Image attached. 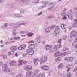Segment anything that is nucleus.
I'll list each match as a JSON object with an SVG mask.
<instances>
[{"label": "nucleus", "mask_w": 77, "mask_h": 77, "mask_svg": "<svg viewBox=\"0 0 77 77\" xmlns=\"http://www.w3.org/2000/svg\"><path fill=\"white\" fill-rule=\"evenodd\" d=\"M72 38H75V39H77V32L74 30L72 31L70 33V35H68V40L70 42L72 40Z\"/></svg>", "instance_id": "obj_1"}, {"label": "nucleus", "mask_w": 77, "mask_h": 77, "mask_svg": "<svg viewBox=\"0 0 77 77\" xmlns=\"http://www.w3.org/2000/svg\"><path fill=\"white\" fill-rule=\"evenodd\" d=\"M22 24V25H24V26H27L28 24V23L26 22H22V24H20L19 23H10L9 24V26H13L15 27V28H17L21 26Z\"/></svg>", "instance_id": "obj_2"}, {"label": "nucleus", "mask_w": 77, "mask_h": 77, "mask_svg": "<svg viewBox=\"0 0 77 77\" xmlns=\"http://www.w3.org/2000/svg\"><path fill=\"white\" fill-rule=\"evenodd\" d=\"M61 47L62 45L61 44H58L57 45H55L54 46L53 48H52V47L51 48H50V50H49V51L51 53L55 52L57 49L60 48H61Z\"/></svg>", "instance_id": "obj_3"}, {"label": "nucleus", "mask_w": 77, "mask_h": 77, "mask_svg": "<svg viewBox=\"0 0 77 77\" xmlns=\"http://www.w3.org/2000/svg\"><path fill=\"white\" fill-rule=\"evenodd\" d=\"M57 28L55 29V31L54 32V36H57V35L59 34L60 32V29H59V28H60L59 26H57Z\"/></svg>", "instance_id": "obj_4"}, {"label": "nucleus", "mask_w": 77, "mask_h": 77, "mask_svg": "<svg viewBox=\"0 0 77 77\" xmlns=\"http://www.w3.org/2000/svg\"><path fill=\"white\" fill-rule=\"evenodd\" d=\"M47 57L45 56L42 57L39 60L40 64H41V65H43L44 63L47 62Z\"/></svg>", "instance_id": "obj_5"}, {"label": "nucleus", "mask_w": 77, "mask_h": 77, "mask_svg": "<svg viewBox=\"0 0 77 77\" xmlns=\"http://www.w3.org/2000/svg\"><path fill=\"white\" fill-rule=\"evenodd\" d=\"M74 60V57H67L65 58V60L66 61H68V60L69 62H73Z\"/></svg>", "instance_id": "obj_6"}, {"label": "nucleus", "mask_w": 77, "mask_h": 77, "mask_svg": "<svg viewBox=\"0 0 77 77\" xmlns=\"http://www.w3.org/2000/svg\"><path fill=\"white\" fill-rule=\"evenodd\" d=\"M49 66L47 65H43L41 66L40 67L41 69L42 70H44L45 71H47L48 69Z\"/></svg>", "instance_id": "obj_7"}, {"label": "nucleus", "mask_w": 77, "mask_h": 77, "mask_svg": "<svg viewBox=\"0 0 77 77\" xmlns=\"http://www.w3.org/2000/svg\"><path fill=\"white\" fill-rule=\"evenodd\" d=\"M26 52L27 53L29 54V55L32 56L34 54V51L33 50H31V49H27Z\"/></svg>", "instance_id": "obj_8"}, {"label": "nucleus", "mask_w": 77, "mask_h": 77, "mask_svg": "<svg viewBox=\"0 0 77 77\" xmlns=\"http://www.w3.org/2000/svg\"><path fill=\"white\" fill-rule=\"evenodd\" d=\"M26 45L23 44L22 45L20 46L19 47H18V49L20 50H24L26 48Z\"/></svg>", "instance_id": "obj_9"}, {"label": "nucleus", "mask_w": 77, "mask_h": 77, "mask_svg": "<svg viewBox=\"0 0 77 77\" xmlns=\"http://www.w3.org/2000/svg\"><path fill=\"white\" fill-rule=\"evenodd\" d=\"M73 66H72V64H70V65L67 64L66 65V67L67 68H68V69L67 70V72H68L69 71V70H70V68H72Z\"/></svg>", "instance_id": "obj_10"}, {"label": "nucleus", "mask_w": 77, "mask_h": 77, "mask_svg": "<svg viewBox=\"0 0 77 77\" xmlns=\"http://www.w3.org/2000/svg\"><path fill=\"white\" fill-rule=\"evenodd\" d=\"M33 74V72L31 71H27L26 72V77H30Z\"/></svg>", "instance_id": "obj_11"}, {"label": "nucleus", "mask_w": 77, "mask_h": 77, "mask_svg": "<svg viewBox=\"0 0 77 77\" xmlns=\"http://www.w3.org/2000/svg\"><path fill=\"white\" fill-rule=\"evenodd\" d=\"M66 15L68 16V18L70 20H72L73 18V15L69 12H68Z\"/></svg>", "instance_id": "obj_12"}, {"label": "nucleus", "mask_w": 77, "mask_h": 77, "mask_svg": "<svg viewBox=\"0 0 77 77\" xmlns=\"http://www.w3.org/2000/svg\"><path fill=\"white\" fill-rule=\"evenodd\" d=\"M19 65H23V63H27V62L26 61V60H20L19 61Z\"/></svg>", "instance_id": "obj_13"}, {"label": "nucleus", "mask_w": 77, "mask_h": 77, "mask_svg": "<svg viewBox=\"0 0 77 77\" xmlns=\"http://www.w3.org/2000/svg\"><path fill=\"white\" fill-rule=\"evenodd\" d=\"M72 46L74 48H77V40L75 41L72 43Z\"/></svg>", "instance_id": "obj_14"}, {"label": "nucleus", "mask_w": 77, "mask_h": 77, "mask_svg": "<svg viewBox=\"0 0 77 77\" xmlns=\"http://www.w3.org/2000/svg\"><path fill=\"white\" fill-rule=\"evenodd\" d=\"M54 56L55 57H58V56H62V53L60 52L59 51L56 52Z\"/></svg>", "instance_id": "obj_15"}, {"label": "nucleus", "mask_w": 77, "mask_h": 77, "mask_svg": "<svg viewBox=\"0 0 77 77\" xmlns=\"http://www.w3.org/2000/svg\"><path fill=\"white\" fill-rule=\"evenodd\" d=\"M29 48L31 50H33L32 49H34L35 48V46L34 44H31L29 46Z\"/></svg>", "instance_id": "obj_16"}, {"label": "nucleus", "mask_w": 77, "mask_h": 77, "mask_svg": "<svg viewBox=\"0 0 77 77\" xmlns=\"http://www.w3.org/2000/svg\"><path fill=\"white\" fill-rule=\"evenodd\" d=\"M51 30V29L50 27H48L46 28L45 29V32L46 33H49L50 31Z\"/></svg>", "instance_id": "obj_17"}, {"label": "nucleus", "mask_w": 77, "mask_h": 77, "mask_svg": "<svg viewBox=\"0 0 77 77\" xmlns=\"http://www.w3.org/2000/svg\"><path fill=\"white\" fill-rule=\"evenodd\" d=\"M39 61V59L36 58L34 60V64L35 65H38Z\"/></svg>", "instance_id": "obj_18"}, {"label": "nucleus", "mask_w": 77, "mask_h": 77, "mask_svg": "<svg viewBox=\"0 0 77 77\" xmlns=\"http://www.w3.org/2000/svg\"><path fill=\"white\" fill-rule=\"evenodd\" d=\"M8 67V66L6 64H5L2 67V70L3 71H4Z\"/></svg>", "instance_id": "obj_19"}, {"label": "nucleus", "mask_w": 77, "mask_h": 77, "mask_svg": "<svg viewBox=\"0 0 77 77\" xmlns=\"http://www.w3.org/2000/svg\"><path fill=\"white\" fill-rule=\"evenodd\" d=\"M4 71L5 72H6L7 73H11V70H10V69L8 67H7Z\"/></svg>", "instance_id": "obj_20"}, {"label": "nucleus", "mask_w": 77, "mask_h": 77, "mask_svg": "<svg viewBox=\"0 0 77 77\" xmlns=\"http://www.w3.org/2000/svg\"><path fill=\"white\" fill-rule=\"evenodd\" d=\"M17 49V46H11L10 48L11 50H16Z\"/></svg>", "instance_id": "obj_21"}, {"label": "nucleus", "mask_w": 77, "mask_h": 77, "mask_svg": "<svg viewBox=\"0 0 77 77\" xmlns=\"http://www.w3.org/2000/svg\"><path fill=\"white\" fill-rule=\"evenodd\" d=\"M65 15H66V14L65 12H63V14H61L62 16L63 17V20H66V19L67 18V17H66V16H65Z\"/></svg>", "instance_id": "obj_22"}, {"label": "nucleus", "mask_w": 77, "mask_h": 77, "mask_svg": "<svg viewBox=\"0 0 77 77\" xmlns=\"http://www.w3.org/2000/svg\"><path fill=\"white\" fill-rule=\"evenodd\" d=\"M35 41L37 42H38V43H40V42H42L41 40L40 39V38L38 37L35 39Z\"/></svg>", "instance_id": "obj_23"}, {"label": "nucleus", "mask_w": 77, "mask_h": 77, "mask_svg": "<svg viewBox=\"0 0 77 77\" xmlns=\"http://www.w3.org/2000/svg\"><path fill=\"white\" fill-rule=\"evenodd\" d=\"M60 26L63 29H65L66 28V26L65 24H62Z\"/></svg>", "instance_id": "obj_24"}, {"label": "nucleus", "mask_w": 77, "mask_h": 77, "mask_svg": "<svg viewBox=\"0 0 77 77\" xmlns=\"http://www.w3.org/2000/svg\"><path fill=\"white\" fill-rule=\"evenodd\" d=\"M69 49V48H68V47L65 46L64 47L63 49H62V51H66V50H68Z\"/></svg>", "instance_id": "obj_25"}, {"label": "nucleus", "mask_w": 77, "mask_h": 77, "mask_svg": "<svg viewBox=\"0 0 77 77\" xmlns=\"http://www.w3.org/2000/svg\"><path fill=\"white\" fill-rule=\"evenodd\" d=\"M63 67V65L62 63H60L59 64L58 69H60V68H62Z\"/></svg>", "instance_id": "obj_26"}, {"label": "nucleus", "mask_w": 77, "mask_h": 77, "mask_svg": "<svg viewBox=\"0 0 77 77\" xmlns=\"http://www.w3.org/2000/svg\"><path fill=\"white\" fill-rule=\"evenodd\" d=\"M45 76L44 73L39 74L37 75V77H44Z\"/></svg>", "instance_id": "obj_27"}, {"label": "nucleus", "mask_w": 77, "mask_h": 77, "mask_svg": "<svg viewBox=\"0 0 77 77\" xmlns=\"http://www.w3.org/2000/svg\"><path fill=\"white\" fill-rule=\"evenodd\" d=\"M26 35L29 37H32L33 35V33L31 32H29L26 34Z\"/></svg>", "instance_id": "obj_28"}, {"label": "nucleus", "mask_w": 77, "mask_h": 77, "mask_svg": "<svg viewBox=\"0 0 77 77\" xmlns=\"http://www.w3.org/2000/svg\"><path fill=\"white\" fill-rule=\"evenodd\" d=\"M15 52L14 51H10L8 52V54L9 55H10L11 56H13Z\"/></svg>", "instance_id": "obj_29"}, {"label": "nucleus", "mask_w": 77, "mask_h": 77, "mask_svg": "<svg viewBox=\"0 0 77 77\" xmlns=\"http://www.w3.org/2000/svg\"><path fill=\"white\" fill-rule=\"evenodd\" d=\"M75 21V23L73 25V27H77V19H75L74 20Z\"/></svg>", "instance_id": "obj_30"}, {"label": "nucleus", "mask_w": 77, "mask_h": 77, "mask_svg": "<svg viewBox=\"0 0 77 77\" xmlns=\"http://www.w3.org/2000/svg\"><path fill=\"white\" fill-rule=\"evenodd\" d=\"M52 46L50 45H47L46 46V49L47 50H50V49L51 48Z\"/></svg>", "instance_id": "obj_31"}, {"label": "nucleus", "mask_w": 77, "mask_h": 77, "mask_svg": "<svg viewBox=\"0 0 77 77\" xmlns=\"http://www.w3.org/2000/svg\"><path fill=\"white\" fill-rule=\"evenodd\" d=\"M14 15L15 17H22L21 14H19L18 13L14 14Z\"/></svg>", "instance_id": "obj_32"}, {"label": "nucleus", "mask_w": 77, "mask_h": 77, "mask_svg": "<svg viewBox=\"0 0 77 77\" xmlns=\"http://www.w3.org/2000/svg\"><path fill=\"white\" fill-rule=\"evenodd\" d=\"M20 37H14V38H11V40H14V39H16V40H17L18 41V40H20Z\"/></svg>", "instance_id": "obj_33"}, {"label": "nucleus", "mask_w": 77, "mask_h": 77, "mask_svg": "<svg viewBox=\"0 0 77 77\" xmlns=\"http://www.w3.org/2000/svg\"><path fill=\"white\" fill-rule=\"evenodd\" d=\"M40 71V70L39 69L36 70L34 72V74L36 75V74H38V73Z\"/></svg>", "instance_id": "obj_34"}, {"label": "nucleus", "mask_w": 77, "mask_h": 77, "mask_svg": "<svg viewBox=\"0 0 77 77\" xmlns=\"http://www.w3.org/2000/svg\"><path fill=\"white\" fill-rule=\"evenodd\" d=\"M27 66L29 71H30L32 69V66L29 65H28Z\"/></svg>", "instance_id": "obj_35"}, {"label": "nucleus", "mask_w": 77, "mask_h": 77, "mask_svg": "<svg viewBox=\"0 0 77 77\" xmlns=\"http://www.w3.org/2000/svg\"><path fill=\"white\" fill-rule=\"evenodd\" d=\"M23 69L25 70V71H29V69L28 68V66L27 65L25 66L24 67Z\"/></svg>", "instance_id": "obj_36"}, {"label": "nucleus", "mask_w": 77, "mask_h": 77, "mask_svg": "<svg viewBox=\"0 0 77 77\" xmlns=\"http://www.w3.org/2000/svg\"><path fill=\"white\" fill-rule=\"evenodd\" d=\"M62 60V58H61V57H58V58H57L55 60L56 61H57V62H59L60 61V60Z\"/></svg>", "instance_id": "obj_37"}, {"label": "nucleus", "mask_w": 77, "mask_h": 77, "mask_svg": "<svg viewBox=\"0 0 77 77\" xmlns=\"http://www.w3.org/2000/svg\"><path fill=\"white\" fill-rule=\"evenodd\" d=\"M13 32H12V34L14 36H16V32H15L16 31V30L15 29H13Z\"/></svg>", "instance_id": "obj_38"}, {"label": "nucleus", "mask_w": 77, "mask_h": 77, "mask_svg": "<svg viewBox=\"0 0 77 77\" xmlns=\"http://www.w3.org/2000/svg\"><path fill=\"white\" fill-rule=\"evenodd\" d=\"M40 39H42H42H45V40H47V38L45 37H44L43 36H42L40 37Z\"/></svg>", "instance_id": "obj_39"}, {"label": "nucleus", "mask_w": 77, "mask_h": 77, "mask_svg": "<svg viewBox=\"0 0 77 77\" xmlns=\"http://www.w3.org/2000/svg\"><path fill=\"white\" fill-rule=\"evenodd\" d=\"M67 53L66 52H63V53H62L61 56L62 57H63V56H66Z\"/></svg>", "instance_id": "obj_40"}, {"label": "nucleus", "mask_w": 77, "mask_h": 77, "mask_svg": "<svg viewBox=\"0 0 77 77\" xmlns=\"http://www.w3.org/2000/svg\"><path fill=\"white\" fill-rule=\"evenodd\" d=\"M72 75V74L70 72L68 73L67 74V77H71Z\"/></svg>", "instance_id": "obj_41"}, {"label": "nucleus", "mask_w": 77, "mask_h": 77, "mask_svg": "<svg viewBox=\"0 0 77 77\" xmlns=\"http://www.w3.org/2000/svg\"><path fill=\"white\" fill-rule=\"evenodd\" d=\"M68 38V37L66 35H63V38L64 40H65Z\"/></svg>", "instance_id": "obj_42"}, {"label": "nucleus", "mask_w": 77, "mask_h": 77, "mask_svg": "<svg viewBox=\"0 0 77 77\" xmlns=\"http://www.w3.org/2000/svg\"><path fill=\"white\" fill-rule=\"evenodd\" d=\"M45 7H46V5H45V4L44 5H43L41 7V9H43L44 8H45Z\"/></svg>", "instance_id": "obj_43"}, {"label": "nucleus", "mask_w": 77, "mask_h": 77, "mask_svg": "<svg viewBox=\"0 0 77 77\" xmlns=\"http://www.w3.org/2000/svg\"><path fill=\"white\" fill-rule=\"evenodd\" d=\"M26 33V32L25 31H22L20 32V34H25Z\"/></svg>", "instance_id": "obj_44"}, {"label": "nucleus", "mask_w": 77, "mask_h": 77, "mask_svg": "<svg viewBox=\"0 0 77 77\" xmlns=\"http://www.w3.org/2000/svg\"><path fill=\"white\" fill-rule=\"evenodd\" d=\"M75 71H76L77 72V66H76L75 67L73 70L74 72H75Z\"/></svg>", "instance_id": "obj_45"}, {"label": "nucleus", "mask_w": 77, "mask_h": 77, "mask_svg": "<svg viewBox=\"0 0 77 77\" xmlns=\"http://www.w3.org/2000/svg\"><path fill=\"white\" fill-rule=\"evenodd\" d=\"M2 57L4 59H6L7 58V55L6 54L4 55Z\"/></svg>", "instance_id": "obj_46"}, {"label": "nucleus", "mask_w": 77, "mask_h": 77, "mask_svg": "<svg viewBox=\"0 0 77 77\" xmlns=\"http://www.w3.org/2000/svg\"><path fill=\"white\" fill-rule=\"evenodd\" d=\"M20 13H23L24 12V10L23 9H21L20 10Z\"/></svg>", "instance_id": "obj_47"}, {"label": "nucleus", "mask_w": 77, "mask_h": 77, "mask_svg": "<svg viewBox=\"0 0 77 77\" xmlns=\"http://www.w3.org/2000/svg\"><path fill=\"white\" fill-rule=\"evenodd\" d=\"M13 42V41L7 42L5 43V44L8 45V44H11V43H12V42Z\"/></svg>", "instance_id": "obj_48"}, {"label": "nucleus", "mask_w": 77, "mask_h": 77, "mask_svg": "<svg viewBox=\"0 0 77 77\" xmlns=\"http://www.w3.org/2000/svg\"><path fill=\"white\" fill-rule=\"evenodd\" d=\"M14 4H11V9H14Z\"/></svg>", "instance_id": "obj_49"}, {"label": "nucleus", "mask_w": 77, "mask_h": 77, "mask_svg": "<svg viewBox=\"0 0 77 77\" xmlns=\"http://www.w3.org/2000/svg\"><path fill=\"white\" fill-rule=\"evenodd\" d=\"M10 65L11 66H12L14 65V63H13V61H11V62L10 63Z\"/></svg>", "instance_id": "obj_50"}, {"label": "nucleus", "mask_w": 77, "mask_h": 77, "mask_svg": "<svg viewBox=\"0 0 77 77\" xmlns=\"http://www.w3.org/2000/svg\"><path fill=\"white\" fill-rule=\"evenodd\" d=\"M62 41V39H60L58 42V43H60V44H61V42Z\"/></svg>", "instance_id": "obj_51"}, {"label": "nucleus", "mask_w": 77, "mask_h": 77, "mask_svg": "<svg viewBox=\"0 0 77 77\" xmlns=\"http://www.w3.org/2000/svg\"><path fill=\"white\" fill-rule=\"evenodd\" d=\"M30 77H36V75L35 74H34L33 75V74L31 76H30Z\"/></svg>", "instance_id": "obj_52"}, {"label": "nucleus", "mask_w": 77, "mask_h": 77, "mask_svg": "<svg viewBox=\"0 0 77 77\" xmlns=\"http://www.w3.org/2000/svg\"><path fill=\"white\" fill-rule=\"evenodd\" d=\"M34 42H35V41L33 40H31L29 42V43H34Z\"/></svg>", "instance_id": "obj_53"}, {"label": "nucleus", "mask_w": 77, "mask_h": 77, "mask_svg": "<svg viewBox=\"0 0 77 77\" xmlns=\"http://www.w3.org/2000/svg\"><path fill=\"white\" fill-rule=\"evenodd\" d=\"M13 65H16L17 64V62L16 61H13Z\"/></svg>", "instance_id": "obj_54"}, {"label": "nucleus", "mask_w": 77, "mask_h": 77, "mask_svg": "<svg viewBox=\"0 0 77 77\" xmlns=\"http://www.w3.org/2000/svg\"><path fill=\"white\" fill-rule=\"evenodd\" d=\"M4 26L5 27H8V23H6L4 24Z\"/></svg>", "instance_id": "obj_55"}, {"label": "nucleus", "mask_w": 77, "mask_h": 77, "mask_svg": "<svg viewBox=\"0 0 77 77\" xmlns=\"http://www.w3.org/2000/svg\"><path fill=\"white\" fill-rule=\"evenodd\" d=\"M42 14V11L41 12L39 13L38 14V16H40Z\"/></svg>", "instance_id": "obj_56"}, {"label": "nucleus", "mask_w": 77, "mask_h": 77, "mask_svg": "<svg viewBox=\"0 0 77 77\" xmlns=\"http://www.w3.org/2000/svg\"><path fill=\"white\" fill-rule=\"evenodd\" d=\"M3 63L2 62H0V66H1L2 65H3Z\"/></svg>", "instance_id": "obj_57"}, {"label": "nucleus", "mask_w": 77, "mask_h": 77, "mask_svg": "<svg viewBox=\"0 0 77 77\" xmlns=\"http://www.w3.org/2000/svg\"><path fill=\"white\" fill-rule=\"evenodd\" d=\"M4 2H5V0H0V3H3Z\"/></svg>", "instance_id": "obj_58"}, {"label": "nucleus", "mask_w": 77, "mask_h": 77, "mask_svg": "<svg viewBox=\"0 0 77 77\" xmlns=\"http://www.w3.org/2000/svg\"><path fill=\"white\" fill-rule=\"evenodd\" d=\"M70 13H72V14H74V11H72L71 10H70Z\"/></svg>", "instance_id": "obj_59"}, {"label": "nucleus", "mask_w": 77, "mask_h": 77, "mask_svg": "<svg viewBox=\"0 0 77 77\" xmlns=\"http://www.w3.org/2000/svg\"><path fill=\"white\" fill-rule=\"evenodd\" d=\"M39 0H38V1H35L34 3H39Z\"/></svg>", "instance_id": "obj_60"}, {"label": "nucleus", "mask_w": 77, "mask_h": 77, "mask_svg": "<svg viewBox=\"0 0 77 77\" xmlns=\"http://www.w3.org/2000/svg\"><path fill=\"white\" fill-rule=\"evenodd\" d=\"M27 53H26L25 54H23V56H26V55H27Z\"/></svg>", "instance_id": "obj_61"}, {"label": "nucleus", "mask_w": 77, "mask_h": 77, "mask_svg": "<svg viewBox=\"0 0 77 77\" xmlns=\"http://www.w3.org/2000/svg\"><path fill=\"white\" fill-rule=\"evenodd\" d=\"M25 36H26V35H22L21 36V37H25Z\"/></svg>", "instance_id": "obj_62"}, {"label": "nucleus", "mask_w": 77, "mask_h": 77, "mask_svg": "<svg viewBox=\"0 0 77 77\" xmlns=\"http://www.w3.org/2000/svg\"><path fill=\"white\" fill-rule=\"evenodd\" d=\"M4 52L6 53V52H7V49H4Z\"/></svg>", "instance_id": "obj_63"}, {"label": "nucleus", "mask_w": 77, "mask_h": 77, "mask_svg": "<svg viewBox=\"0 0 77 77\" xmlns=\"http://www.w3.org/2000/svg\"><path fill=\"white\" fill-rule=\"evenodd\" d=\"M75 64H76L77 65V60H76L75 61Z\"/></svg>", "instance_id": "obj_64"}]
</instances>
